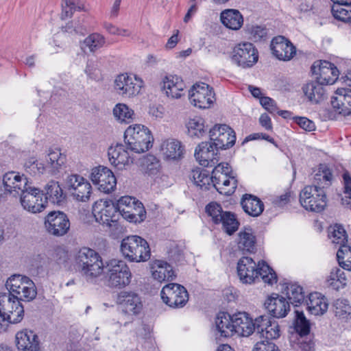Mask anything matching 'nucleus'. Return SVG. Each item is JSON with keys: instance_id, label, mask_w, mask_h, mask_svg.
Returning a JSON list of instances; mask_svg holds the SVG:
<instances>
[{"instance_id": "nucleus-1", "label": "nucleus", "mask_w": 351, "mask_h": 351, "mask_svg": "<svg viewBox=\"0 0 351 351\" xmlns=\"http://www.w3.org/2000/svg\"><path fill=\"white\" fill-rule=\"evenodd\" d=\"M100 254L89 247L80 249L74 256V267L87 281L93 282L104 271Z\"/></svg>"}, {"instance_id": "nucleus-2", "label": "nucleus", "mask_w": 351, "mask_h": 351, "mask_svg": "<svg viewBox=\"0 0 351 351\" xmlns=\"http://www.w3.org/2000/svg\"><path fill=\"white\" fill-rule=\"evenodd\" d=\"M120 251L124 258L131 263L146 262L151 257L148 242L137 235L124 238L121 243Z\"/></svg>"}, {"instance_id": "nucleus-3", "label": "nucleus", "mask_w": 351, "mask_h": 351, "mask_svg": "<svg viewBox=\"0 0 351 351\" xmlns=\"http://www.w3.org/2000/svg\"><path fill=\"white\" fill-rule=\"evenodd\" d=\"M104 273L107 286L111 289H124L130 285L132 278L129 266L122 260L111 259L107 261Z\"/></svg>"}, {"instance_id": "nucleus-4", "label": "nucleus", "mask_w": 351, "mask_h": 351, "mask_svg": "<svg viewBox=\"0 0 351 351\" xmlns=\"http://www.w3.org/2000/svg\"><path fill=\"white\" fill-rule=\"evenodd\" d=\"M128 147L136 153H143L152 147L154 138L151 131L143 125H130L124 133Z\"/></svg>"}, {"instance_id": "nucleus-5", "label": "nucleus", "mask_w": 351, "mask_h": 351, "mask_svg": "<svg viewBox=\"0 0 351 351\" xmlns=\"http://www.w3.org/2000/svg\"><path fill=\"white\" fill-rule=\"evenodd\" d=\"M295 340H291V346L296 351H315L313 338L309 335L310 324L302 311H295Z\"/></svg>"}, {"instance_id": "nucleus-6", "label": "nucleus", "mask_w": 351, "mask_h": 351, "mask_svg": "<svg viewBox=\"0 0 351 351\" xmlns=\"http://www.w3.org/2000/svg\"><path fill=\"white\" fill-rule=\"evenodd\" d=\"M5 287L9 295L21 300L31 301L36 296L35 285L27 276L14 274L7 280Z\"/></svg>"}, {"instance_id": "nucleus-7", "label": "nucleus", "mask_w": 351, "mask_h": 351, "mask_svg": "<svg viewBox=\"0 0 351 351\" xmlns=\"http://www.w3.org/2000/svg\"><path fill=\"white\" fill-rule=\"evenodd\" d=\"M212 183L217 191L225 195H230L234 192L237 180L232 175L228 163H219L212 172Z\"/></svg>"}, {"instance_id": "nucleus-8", "label": "nucleus", "mask_w": 351, "mask_h": 351, "mask_svg": "<svg viewBox=\"0 0 351 351\" xmlns=\"http://www.w3.org/2000/svg\"><path fill=\"white\" fill-rule=\"evenodd\" d=\"M300 202L306 210L322 212L327 204L326 191L319 186H306L300 193Z\"/></svg>"}, {"instance_id": "nucleus-9", "label": "nucleus", "mask_w": 351, "mask_h": 351, "mask_svg": "<svg viewBox=\"0 0 351 351\" xmlns=\"http://www.w3.org/2000/svg\"><path fill=\"white\" fill-rule=\"evenodd\" d=\"M117 206L119 215H121L130 222L141 223L146 218V211L143 204L135 197H121L117 201Z\"/></svg>"}, {"instance_id": "nucleus-10", "label": "nucleus", "mask_w": 351, "mask_h": 351, "mask_svg": "<svg viewBox=\"0 0 351 351\" xmlns=\"http://www.w3.org/2000/svg\"><path fill=\"white\" fill-rule=\"evenodd\" d=\"M117 204L112 200L99 199L93 206V214L96 221L110 228H117L119 218Z\"/></svg>"}, {"instance_id": "nucleus-11", "label": "nucleus", "mask_w": 351, "mask_h": 351, "mask_svg": "<svg viewBox=\"0 0 351 351\" xmlns=\"http://www.w3.org/2000/svg\"><path fill=\"white\" fill-rule=\"evenodd\" d=\"M143 84L141 78L125 73L116 77L114 88L118 95L124 98H131L140 93Z\"/></svg>"}, {"instance_id": "nucleus-12", "label": "nucleus", "mask_w": 351, "mask_h": 351, "mask_svg": "<svg viewBox=\"0 0 351 351\" xmlns=\"http://www.w3.org/2000/svg\"><path fill=\"white\" fill-rule=\"evenodd\" d=\"M231 59L239 66L250 68L258 62V51L250 43H241L234 47Z\"/></svg>"}, {"instance_id": "nucleus-13", "label": "nucleus", "mask_w": 351, "mask_h": 351, "mask_svg": "<svg viewBox=\"0 0 351 351\" xmlns=\"http://www.w3.org/2000/svg\"><path fill=\"white\" fill-rule=\"evenodd\" d=\"M43 196L44 193L40 189L30 186L22 193L20 203L26 211L33 214L39 213L47 206V201Z\"/></svg>"}, {"instance_id": "nucleus-14", "label": "nucleus", "mask_w": 351, "mask_h": 351, "mask_svg": "<svg viewBox=\"0 0 351 351\" xmlns=\"http://www.w3.org/2000/svg\"><path fill=\"white\" fill-rule=\"evenodd\" d=\"M331 104L333 110H328L326 112V117L328 119H337V114L343 116L351 114V90L338 88L335 95L332 98Z\"/></svg>"}, {"instance_id": "nucleus-15", "label": "nucleus", "mask_w": 351, "mask_h": 351, "mask_svg": "<svg viewBox=\"0 0 351 351\" xmlns=\"http://www.w3.org/2000/svg\"><path fill=\"white\" fill-rule=\"evenodd\" d=\"M66 186L75 200L85 202L90 199L92 186L82 176L77 174L69 176L66 180Z\"/></svg>"}, {"instance_id": "nucleus-16", "label": "nucleus", "mask_w": 351, "mask_h": 351, "mask_svg": "<svg viewBox=\"0 0 351 351\" xmlns=\"http://www.w3.org/2000/svg\"><path fill=\"white\" fill-rule=\"evenodd\" d=\"M162 301L170 307L182 308L189 300L186 289L182 285L176 283H169L161 290Z\"/></svg>"}, {"instance_id": "nucleus-17", "label": "nucleus", "mask_w": 351, "mask_h": 351, "mask_svg": "<svg viewBox=\"0 0 351 351\" xmlns=\"http://www.w3.org/2000/svg\"><path fill=\"white\" fill-rule=\"evenodd\" d=\"M44 225L49 234L59 237L67 234L71 223L65 213L61 211H52L45 217Z\"/></svg>"}, {"instance_id": "nucleus-18", "label": "nucleus", "mask_w": 351, "mask_h": 351, "mask_svg": "<svg viewBox=\"0 0 351 351\" xmlns=\"http://www.w3.org/2000/svg\"><path fill=\"white\" fill-rule=\"evenodd\" d=\"M189 97L192 105L202 109L209 108L215 101L213 88L204 83L193 85Z\"/></svg>"}, {"instance_id": "nucleus-19", "label": "nucleus", "mask_w": 351, "mask_h": 351, "mask_svg": "<svg viewBox=\"0 0 351 351\" xmlns=\"http://www.w3.org/2000/svg\"><path fill=\"white\" fill-rule=\"evenodd\" d=\"M210 141L215 148L226 149L232 147L236 141L234 131L226 124L215 125L209 131Z\"/></svg>"}, {"instance_id": "nucleus-20", "label": "nucleus", "mask_w": 351, "mask_h": 351, "mask_svg": "<svg viewBox=\"0 0 351 351\" xmlns=\"http://www.w3.org/2000/svg\"><path fill=\"white\" fill-rule=\"evenodd\" d=\"M90 178L93 183L98 186L99 191L109 193L117 185V179L113 172L104 166H99L92 169Z\"/></svg>"}, {"instance_id": "nucleus-21", "label": "nucleus", "mask_w": 351, "mask_h": 351, "mask_svg": "<svg viewBox=\"0 0 351 351\" xmlns=\"http://www.w3.org/2000/svg\"><path fill=\"white\" fill-rule=\"evenodd\" d=\"M313 74L324 85L333 84L339 77V72L336 66L326 60L314 62L311 66Z\"/></svg>"}, {"instance_id": "nucleus-22", "label": "nucleus", "mask_w": 351, "mask_h": 351, "mask_svg": "<svg viewBox=\"0 0 351 351\" xmlns=\"http://www.w3.org/2000/svg\"><path fill=\"white\" fill-rule=\"evenodd\" d=\"M117 303L123 313L128 315H137L143 309L141 297L134 291H121L117 298Z\"/></svg>"}, {"instance_id": "nucleus-23", "label": "nucleus", "mask_w": 351, "mask_h": 351, "mask_svg": "<svg viewBox=\"0 0 351 351\" xmlns=\"http://www.w3.org/2000/svg\"><path fill=\"white\" fill-rule=\"evenodd\" d=\"M3 184L6 192L13 196L21 195L30 186L27 178L19 172L9 171L3 177Z\"/></svg>"}, {"instance_id": "nucleus-24", "label": "nucleus", "mask_w": 351, "mask_h": 351, "mask_svg": "<svg viewBox=\"0 0 351 351\" xmlns=\"http://www.w3.org/2000/svg\"><path fill=\"white\" fill-rule=\"evenodd\" d=\"M160 88L165 95L171 99H179L184 94L186 88L183 80L176 75L168 74L162 77Z\"/></svg>"}, {"instance_id": "nucleus-25", "label": "nucleus", "mask_w": 351, "mask_h": 351, "mask_svg": "<svg viewBox=\"0 0 351 351\" xmlns=\"http://www.w3.org/2000/svg\"><path fill=\"white\" fill-rule=\"evenodd\" d=\"M218 150L211 141L202 142L196 147L194 156L201 165L213 167L219 161Z\"/></svg>"}, {"instance_id": "nucleus-26", "label": "nucleus", "mask_w": 351, "mask_h": 351, "mask_svg": "<svg viewBox=\"0 0 351 351\" xmlns=\"http://www.w3.org/2000/svg\"><path fill=\"white\" fill-rule=\"evenodd\" d=\"M271 49L278 60L283 61L290 60L296 53V49L293 44L282 36L272 39Z\"/></svg>"}, {"instance_id": "nucleus-27", "label": "nucleus", "mask_w": 351, "mask_h": 351, "mask_svg": "<svg viewBox=\"0 0 351 351\" xmlns=\"http://www.w3.org/2000/svg\"><path fill=\"white\" fill-rule=\"evenodd\" d=\"M264 305L269 314L274 317H286L290 311V304L286 299L277 293H273L265 300Z\"/></svg>"}, {"instance_id": "nucleus-28", "label": "nucleus", "mask_w": 351, "mask_h": 351, "mask_svg": "<svg viewBox=\"0 0 351 351\" xmlns=\"http://www.w3.org/2000/svg\"><path fill=\"white\" fill-rule=\"evenodd\" d=\"M237 274L243 283H254L258 279L257 265L252 258L243 256L237 263Z\"/></svg>"}, {"instance_id": "nucleus-29", "label": "nucleus", "mask_w": 351, "mask_h": 351, "mask_svg": "<svg viewBox=\"0 0 351 351\" xmlns=\"http://www.w3.org/2000/svg\"><path fill=\"white\" fill-rule=\"evenodd\" d=\"M256 335L265 337V340L277 339L280 337L278 323L271 321L268 316H260L256 319Z\"/></svg>"}, {"instance_id": "nucleus-30", "label": "nucleus", "mask_w": 351, "mask_h": 351, "mask_svg": "<svg viewBox=\"0 0 351 351\" xmlns=\"http://www.w3.org/2000/svg\"><path fill=\"white\" fill-rule=\"evenodd\" d=\"M234 333L243 337H248L252 334H256V324L245 313H238L233 315Z\"/></svg>"}, {"instance_id": "nucleus-31", "label": "nucleus", "mask_w": 351, "mask_h": 351, "mask_svg": "<svg viewBox=\"0 0 351 351\" xmlns=\"http://www.w3.org/2000/svg\"><path fill=\"white\" fill-rule=\"evenodd\" d=\"M108 155L110 162L117 169L121 170L132 163V158L122 144L111 146L108 149Z\"/></svg>"}, {"instance_id": "nucleus-32", "label": "nucleus", "mask_w": 351, "mask_h": 351, "mask_svg": "<svg viewBox=\"0 0 351 351\" xmlns=\"http://www.w3.org/2000/svg\"><path fill=\"white\" fill-rule=\"evenodd\" d=\"M16 346L20 351H39L38 335L32 330H23L16 335Z\"/></svg>"}, {"instance_id": "nucleus-33", "label": "nucleus", "mask_w": 351, "mask_h": 351, "mask_svg": "<svg viewBox=\"0 0 351 351\" xmlns=\"http://www.w3.org/2000/svg\"><path fill=\"white\" fill-rule=\"evenodd\" d=\"M150 270L153 278L160 282L173 280L176 274L172 266L162 260H154L150 263Z\"/></svg>"}, {"instance_id": "nucleus-34", "label": "nucleus", "mask_w": 351, "mask_h": 351, "mask_svg": "<svg viewBox=\"0 0 351 351\" xmlns=\"http://www.w3.org/2000/svg\"><path fill=\"white\" fill-rule=\"evenodd\" d=\"M324 86L316 79L315 81H311L304 84L302 90L304 95L311 103L317 104L325 97Z\"/></svg>"}, {"instance_id": "nucleus-35", "label": "nucleus", "mask_w": 351, "mask_h": 351, "mask_svg": "<svg viewBox=\"0 0 351 351\" xmlns=\"http://www.w3.org/2000/svg\"><path fill=\"white\" fill-rule=\"evenodd\" d=\"M19 299L14 298L10 295L4 294L2 296H0V322H5V314H8V313L12 312L14 310H16L17 307H23L20 302ZM6 330V324H3L0 322V332L2 331H5Z\"/></svg>"}, {"instance_id": "nucleus-36", "label": "nucleus", "mask_w": 351, "mask_h": 351, "mask_svg": "<svg viewBox=\"0 0 351 351\" xmlns=\"http://www.w3.org/2000/svg\"><path fill=\"white\" fill-rule=\"evenodd\" d=\"M161 152L165 158L175 160L182 157L184 147L179 141L167 139L162 143Z\"/></svg>"}, {"instance_id": "nucleus-37", "label": "nucleus", "mask_w": 351, "mask_h": 351, "mask_svg": "<svg viewBox=\"0 0 351 351\" xmlns=\"http://www.w3.org/2000/svg\"><path fill=\"white\" fill-rule=\"evenodd\" d=\"M282 292L287 295L289 302L294 306L302 304L306 296L303 288L297 284L288 282L282 284Z\"/></svg>"}, {"instance_id": "nucleus-38", "label": "nucleus", "mask_w": 351, "mask_h": 351, "mask_svg": "<svg viewBox=\"0 0 351 351\" xmlns=\"http://www.w3.org/2000/svg\"><path fill=\"white\" fill-rule=\"evenodd\" d=\"M241 204L244 211L252 217L259 216L264 210L263 202L258 197L250 194H245L243 196Z\"/></svg>"}, {"instance_id": "nucleus-39", "label": "nucleus", "mask_w": 351, "mask_h": 351, "mask_svg": "<svg viewBox=\"0 0 351 351\" xmlns=\"http://www.w3.org/2000/svg\"><path fill=\"white\" fill-rule=\"evenodd\" d=\"M306 308L309 313L315 315H321L328 309L326 299L319 293H311L306 301Z\"/></svg>"}, {"instance_id": "nucleus-40", "label": "nucleus", "mask_w": 351, "mask_h": 351, "mask_svg": "<svg viewBox=\"0 0 351 351\" xmlns=\"http://www.w3.org/2000/svg\"><path fill=\"white\" fill-rule=\"evenodd\" d=\"M233 315L220 312L215 320L216 329L221 337H228L234 334Z\"/></svg>"}, {"instance_id": "nucleus-41", "label": "nucleus", "mask_w": 351, "mask_h": 351, "mask_svg": "<svg viewBox=\"0 0 351 351\" xmlns=\"http://www.w3.org/2000/svg\"><path fill=\"white\" fill-rule=\"evenodd\" d=\"M45 191L44 199L47 202L49 200L52 204L60 205L65 200L66 195L58 182L49 181L45 187Z\"/></svg>"}, {"instance_id": "nucleus-42", "label": "nucleus", "mask_w": 351, "mask_h": 351, "mask_svg": "<svg viewBox=\"0 0 351 351\" xmlns=\"http://www.w3.org/2000/svg\"><path fill=\"white\" fill-rule=\"evenodd\" d=\"M220 19L226 27L233 30L240 29L243 23L242 14L239 10L234 9L223 11L221 13Z\"/></svg>"}, {"instance_id": "nucleus-43", "label": "nucleus", "mask_w": 351, "mask_h": 351, "mask_svg": "<svg viewBox=\"0 0 351 351\" xmlns=\"http://www.w3.org/2000/svg\"><path fill=\"white\" fill-rule=\"evenodd\" d=\"M256 239L251 228H245L238 235V247L243 252L252 253L256 250Z\"/></svg>"}, {"instance_id": "nucleus-44", "label": "nucleus", "mask_w": 351, "mask_h": 351, "mask_svg": "<svg viewBox=\"0 0 351 351\" xmlns=\"http://www.w3.org/2000/svg\"><path fill=\"white\" fill-rule=\"evenodd\" d=\"M47 174H56L64 163L65 158L58 149H49L46 156Z\"/></svg>"}, {"instance_id": "nucleus-45", "label": "nucleus", "mask_w": 351, "mask_h": 351, "mask_svg": "<svg viewBox=\"0 0 351 351\" xmlns=\"http://www.w3.org/2000/svg\"><path fill=\"white\" fill-rule=\"evenodd\" d=\"M328 282L333 289L339 290L346 286L348 278L346 273L341 269L335 267L331 270Z\"/></svg>"}, {"instance_id": "nucleus-46", "label": "nucleus", "mask_w": 351, "mask_h": 351, "mask_svg": "<svg viewBox=\"0 0 351 351\" xmlns=\"http://www.w3.org/2000/svg\"><path fill=\"white\" fill-rule=\"evenodd\" d=\"M113 115L119 122L130 123L134 120V112L127 105L117 104L113 108Z\"/></svg>"}, {"instance_id": "nucleus-47", "label": "nucleus", "mask_w": 351, "mask_h": 351, "mask_svg": "<svg viewBox=\"0 0 351 351\" xmlns=\"http://www.w3.org/2000/svg\"><path fill=\"white\" fill-rule=\"evenodd\" d=\"M332 174L331 171L325 165H322L314 176L313 184L311 186H319L324 189L331 184Z\"/></svg>"}, {"instance_id": "nucleus-48", "label": "nucleus", "mask_w": 351, "mask_h": 351, "mask_svg": "<svg viewBox=\"0 0 351 351\" xmlns=\"http://www.w3.org/2000/svg\"><path fill=\"white\" fill-rule=\"evenodd\" d=\"M219 224L222 225L223 230L229 235L235 232L239 226V223L234 213L226 211L219 221Z\"/></svg>"}, {"instance_id": "nucleus-49", "label": "nucleus", "mask_w": 351, "mask_h": 351, "mask_svg": "<svg viewBox=\"0 0 351 351\" xmlns=\"http://www.w3.org/2000/svg\"><path fill=\"white\" fill-rule=\"evenodd\" d=\"M258 278L261 277L265 283L272 285L277 282V275L265 262H259L257 265Z\"/></svg>"}, {"instance_id": "nucleus-50", "label": "nucleus", "mask_w": 351, "mask_h": 351, "mask_svg": "<svg viewBox=\"0 0 351 351\" xmlns=\"http://www.w3.org/2000/svg\"><path fill=\"white\" fill-rule=\"evenodd\" d=\"M105 43L106 39L104 36L99 33H93L84 40L82 48L87 47L90 52L94 53L101 48Z\"/></svg>"}, {"instance_id": "nucleus-51", "label": "nucleus", "mask_w": 351, "mask_h": 351, "mask_svg": "<svg viewBox=\"0 0 351 351\" xmlns=\"http://www.w3.org/2000/svg\"><path fill=\"white\" fill-rule=\"evenodd\" d=\"M186 128L188 134L191 137L199 138L206 132L204 121L202 118L199 117L189 119L186 123Z\"/></svg>"}, {"instance_id": "nucleus-52", "label": "nucleus", "mask_w": 351, "mask_h": 351, "mask_svg": "<svg viewBox=\"0 0 351 351\" xmlns=\"http://www.w3.org/2000/svg\"><path fill=\"white\" fill-rule=\"evenodd\" d=\"M329 238L332 242L341 246L346 245L348 242V235L343 227L339 224H335L330 227Z\"/></svg>"}, {"instance_id": "nucleus-53", "label": "nucleus", "mask_w": 351, "mask_h": 351, "mask_svg": "<svg viewBox=\"0 0 351 351\" xmlns=\"http://www.w3.org/2000/svg\"><path fill=\"white\" fill-rule=\"evenodd\" d=\"M333 16L344 23L351 22V3L337 4L332 7Z\"/></svg>"}, {"instance_id": "nucleus-54", "label": "nucleus", "mask_w": 351, "mask_h": 351, "mask_svg": "<svg viewBox=\"0 0 351 351\" xmlns=\"http://www.w3.org/2000/svg\"><path fill=\"white\" fill-rule=\"evenodd\" d=\"M337 258L339 266L345 270L351 271V247L343 245L337 252Z\"/></svg>"}, {"instance_id": "nucleus-55", "label": "nucleus", "mask_w": 351, "mask_h": 351, "mask_svg": "<svg viewBox=\"0 0 351 351\" xmlns=\"http://www.w3.org/2000/svg\"><path fill=\"white\" fill-rule=\"evenodd\" d=\"M83 9V5L80 4L77 0H62L60 18L62 20L71 18L75 11H80Z\"/></svg>"}, {"instance_id": "nucleus-56", "label": "nucleus", "mask_w": 351, "mask_h": 351, "mask_svg": "<svg viewBox=\"0 0 351 351\" xmlns=\"http://www.w3.org/2000/svg\"><path fill=\"white\" fill-rule=\"evenodd\" d=\"M25 171L34 176L46 173L47 174V167L42 161L34 158H29L24 164Z\"/></svg>"}, {"instance_id": "nucleus-57", "label": "nucleus", "mask_w": 351, "mask_h": 351, "mask_svg": "<svg viewBox=\"0 0 351 351\" xmlns=\"http://www.w3.org/2000/svg\"><path fill=\"white\" fill-rule=\"evenodd\" d=\"M192 179L194 184L201 189L207 190L212 182V176L210 177L206 171L195 169L192 171Z\"/></svg>"}, {"instance_id": "nucleus-58", "label": "nucleus", "mask_w": 351, "mask_h": 351, "mask_svg": "<svg viewBox=\"0 0 351 351\" xmlns=\"http://www.w3.org/2000/svg\"><path fill=\"white\" fill-rule=\"evenodd\" d=\"M334 312L336 317L346 318L351 313V306L346 299H337L334 303Z\"/></svg>"}, {"instance_id": "nucleus-59", "label": "nucleus", "mask_w": 351, "mask_h": 351, "mask_svg": "<svg viewBox=\"0 0 351 351\" xmlns=\"http://www.w3.org/2000/svg\"><path fill=\"white\" fill-rule=\"evenodd\" d=\"M206 212L212 218L213 223L219 224L220 218L226 211L223 210L220 204L216 202H210L206 206Z\"/></svg>"}, {"instance_id": "nucleus-60", "label": "nucleus", "mask_w": 351, "mask_h": 351, "mask_svg": "<svg viewBox=\"0 0 351 351\" xmlns=\"http://www.w3.org/2000/svg\"><path fill=\"white\" fill-rule=\"evenodd\" d=\"M345 196L341 199L342 204L351 208V176L348 171L343 174Z\"/></svg>"}, {"instance_id": "nucleus-61", "label": "nucleus", "mask_w": 351, "mask_h": 351, "mask_svg": "<svg viewBox=\"0 0 351 351\" xmlns=\"http://www.w3.org/2000/svg\"><path fill=\"white\" fill-rule=\"evenodd\" d=\"M24 315V309L23 307H17L16 310L13 311L12 312L8 313V314H5L3 318H5V322H1L3 324H6V327L8 324H16L20 322Z\"/></svg>"}, {"instance_id": "nucleus-62", "label": "nucleus", "mask_w": 351, "mask_h": 351, "mask_svg": "<svg viewBox=\"0 0 351 351\" xmlns=\"http://www.w3.org/2000/svg\"><path fill=\"white\" fill-rule=\"evenodd\" d=\"M250 38L254 42H258L267 36V29L263 26L255 25L247 29Z\"/></svg>"}, {"instance_id": "nucleus-63", "label": "nucleus", "mask_w": 351, "mask_h": 351, "mask_svg": "<svg viewBox=\"0 0 351 351\" xmlns=\"http://www.w3.org/2000/svg\"><path fill=\"white\" fill-rule=\"evenodd\" d=\"M141 165L149 173H153L159 166L158 159L153 155H147L142 158Z\"/></svg>"}, {"instance_id": "nucleus-64", "label": "nucleus", "mask_w": 351, "mask_h": 351, "mask_svg": "<svg viewBox=\"0 0 351 351\" xmlns=\"http://www.w3.org/2000/svg\"><path fill=\"white\" fill-rule=\"evenodd\" d=\"M252 351H280L276 345L269 340H261L254 346Z\"/></svg>"}]
</instances>
